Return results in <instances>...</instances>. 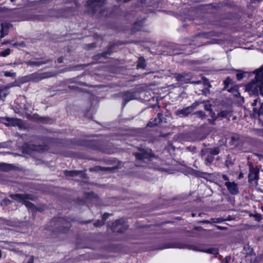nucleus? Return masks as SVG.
Wrapping results in <instances>:
<instances>
[{
    "label": "nucleus",
    "mask_w": 263,
    "mask_h": 263,
    "mask_svg": "<svg viewBox=\"0 0 263 263\" xmlns=\"http://www.w3.org/2000/svg\"><path fill=\"white\" fill-rule=\"evenodd\" d=\"M255 78L246 86V90L250 95L260 94L263 96V66L255 71Z\"/></svg>",
    "instance_id": "1"
},
{
    "label": "nucleus",
    "mask_w": 263,
    "mask_h": 263,
    "mask_svg": "<svg viewBox=\"0 0 263 263\" xmlns=\"http://www.w3.org/2000/svg\"><path fill=\"white\" fill-rule=\"evenodd\" d=\"M10 197L15 200L24 204L26 207L30 210H32V206L31 201L32 200V196L28 194H11Z\"/></svg>",
    "instance_id": "2"
},
{
    "label": "nucleus",
    "mask_w": 263,
    "mask_h": 263,
    "mask_svg": "<svg viewBox=\"0 0 263 263\" xmlns=\"http://www.w3.org/2000/svg\"><path fill=\"white\" fill-rule=\"evenodd\" d=\"M225 185L227 186L228 190L232 194L235 195L238 193L237 184L235 182L227 181L225 183Z\"/></svg>",
    "instance_id": "3"
},
{
    "label": "nucleus",
    "mask_w": 263,
    "mask_h": 263,
    "mask_svg": "<svg viewBox=\"0 0 263 263\" xmlns=\"http://www.w3.org/2000/svg\"><path fill=\"white\" fill-rule=\"evenodd\" d=\"M259 173V170L257 168H254L253 167H250V173L248 175L249 180L252 182L255 180L258 179V175Z\"/></svg>",
    "instance_id": "4"
},
{
    "label": "nucleus",
    "mask_w": 263,
    "mask_h": 263,
    "mask_svg": "<svg viewBox=\"0 0 263 263\" xmlns=\"http://www.w3.org/2000/svg\"><path fill=\"white\" fill-rule=\"evenodd\" d=\"M104 1V0H88L87 4L88 6L95 9L97 6H101Z\"/></svg>",
    "instance_id": "5"
},
{
    "label": "nucleus",
    "mask_w": 263,
    "mask_h": 263,
    "mask_svg": "<svg viewBox=\"0 0 263 263\" xmlns=\"http://www.w3.org/2000/svg\"><path fill=\"white\" fill-rule=\"evenodd\" d=\"M2 29L1 30V38L4 37L8 33V29L10 26L8 23H3L1 24Z\"/></svg>",
    "instance_id": "6"
},
{
    "label": "nucleus",
    "mask_w": 263,
    "mask_h": 263,
    "mask_svg": "<svg viewBox=\"0 0 263 263\" xmlns=\"http://www.w3.org/2000/svg\"><path fill=\"white\" fill-rule=\"evenodd\" d=\"M56 74H57V73H55V72H49V73H42V76L40 78L37 77V76H35V77H34V80L39 81V80H42L43 79H45V78L54 76Z\"/></svg>",
    "instance_id": "7"
},
{
    "label": "nucleus",
    "mask_w": 263,
    "mask_h": 263,
    "mask_svg": "<svg viewBox=\"0 0 263 263\" xmlns=\"http://www.w3.org/2000/svg\"><path fill=\"white\" fill-rule=\"evenodd\" d=\"M192 111V108L191 107H189V106L183 108L182 109H181L180 110H178L176 112V114L178 115H183V116H187L189 114H190Z\"/></svg>",
    "instance_id": "8"
},
{
    "label": "nucleus",
    "mask_w": 263,
    "mask_h": 263,
    "mask_svg": "<svg viewBox=\"0 0 263 263\" xmlns=\"http://www.w3.org/2000/svg\"><path fill=\"white\" fill-rule=\"evenodd\" d=\"M64 173L66 176H71V177H74V176H77L79 175L82 174V172H79V171H66L64 172Z\"/></svg>",
    "instance_id": "9"
},
{
    "label": "nucleus",
    "mask_w": 263,
    "mask_h": 263,
    "mask_svg": "<svg viewBox=\"0 0 263 263\" xmlns=\"http://www.w3.org/2000/svg\"><path fill=\"white\" fill-rule=\"evenodd\" d=\"M253 111L255 115H257L260 119L261 116L263 115V103L260 105L259 109H257L256 108H253Z\"/></svg>",
    "instance_id": "10"
},
{
    "label": "nucleus",
    "mask_w": 263,
    "mask_h": 263,
    "mask_svg": "<svg viewBox=\"0 0 263 263\" xmlns=\"http://www.w3.org/2000/svg\"><path fill=\"white\" fill-rule=\"evenodd\" d=\"M161 122L160 119L158 118H156L154 120L150 121L149 123L147 124V126L149 127H153L158 125Z\"/></svg>",
    "instance_id": "11"
},
{
    "label": "nucleus",
    "mask_w": 263,
    "mask_h": 263,
    "mask_svg": "<svg viewBox=\"0 0 263 263\" xmlns=\"http://www.w3.org/2000/svg\"><path fill=\"white\" fill-rule=\"evenodd\" d=\"M47 62V60H45V59H39L37 58H35V59L34 58L33 64H34V65L40 66L41 65L46 63Z\"/></svg>",
    "instance_id": "12"
},
{
    "label": "nucleus",
    "mask_w": 263,
    "mask_h": 263,
    "mask_svg": "<svg viewBox=\"0 0 263 263\" xmlns=\"http://www.w3.org/2000/svg\"><path fill=\"white\" fill-rule=\"evenodd\" d=\"M7 121L8 122V124L11 125H15L19 124L20 121L16 119L7 118Z\"/></svg>",
    "instance_id": "13"
},
{
    "label": "nucleus",
    "mask_w": 263,
    "mask_h": 263,
    "mask_svg": "<svg viewBox=\"0 0 263 263\" xmlns=\"http://www.w3.org/2000/svg\"><path fill=\"white\" fill-rule=\"evenodd\" d=\"M145 66H146L145 61L144 59L142 58H140L139 59L138 63L137 65V68L143 69L145 68Z\"/></svg>",
    "instance_id": "14"
},
{
    "label": "nucleus",
    "mask_w": 263,
    "mask_h": 263,
    "mask_svg": "<svg viewBox=\"0 0 263 263\" xmlns=\"http://www.w3.org/2000/svg\"><path fill=\"white\" fill-rule=\"evenodd\" d=\"M207 152L210 154L211 155H216L218 154L219 150V148L217 147L213 148H209L207 149Z\"/></svg>",
    "instance_id": "15"
},
{
    "label": "nucleus",
    "mask_w": 263,
    "mask_h": 263,
    "mask_svg": "<svg viewBox=\"0 0 263 263\" xmlns=\"http://www.w3.org/2000/svg\"><path fill=\"white\" fill-rule=\"evenodd\" d=\"M122 220H117L115 223L114 229L117 231L118 232H122L123 230H121L120 228L118 229L117 227H119L121 224Z\"/></svg>",
    "instance_id": "16"
},
{
    "label": "nucleus",
    "mask_w": 263,
    "mask_h": 263,
    "mask_svg": "<svg viewBox=\"0 0 263 263\" xmlns=\"http://www.w3.org/2000/svg\"><path fill=\"white\" fill-rule=\"evenodd\" d=\"M230 113L231 111L230 110H222L217 115V116L225 118L227 117Z\"/></svg>",
    "instance_id": "17"
},
{
    "label": "nucleus",
    "mask_w": 263,
    "mask_h": 263,
    "mask_svg": "<svg viewBox=\"0 0 263 263\" xmlns=\"http://www.w3.org/2000/svg\"><path fill=\"white\" fill-rule=\"evenodd\" d=\"M204 252H206L208 253L213 254H214V255H216V254H218V250H217V249H216V248H209L208 249H206V250L204 251Z\"/></svg>",
    "instance_id": "18"
},
{
    "label": "nucleus",
    "mask_w": 263,
    "mask_h": 263,
    "mask_svg": "<svg viewBox=\"0 0 263 263\" xmlns=\"http://www.w3.org/2000/svg\"><path fill=\"white\" fill-rule=\"evenodd\" d=\"M214 160V157L211 156V155H209L207 157V158H206L205 160V163L206 164V165H209Z\"/></svg>",
    "instance_id": "19"
},
{
    "label": "nucleus",
    "mask_w": 263,
    "mask_h": 263,
    "mask_svg": "<svg viewBox=\"0 0 263 263\" xmlns=\"http://www.w3.org/2000/svg\"><path fill=\"white\" fill-rule=\"evenodd\" d=\"M10 53V49L8 48L0 53V55L5 57Z\"/></svg>",
    "instance_id": "20"
},
{
    "label": "nucleus",
    "mask_w": 263,
    "mask_h": 263,
    "mask_svg": "<svg viewBox=\"0 0 263 263\" xmlns=\"http://www.w3.org/2000/svg\"><path fill=\"white\" fill-rule=\"evenodd\" d=\"M195 114L201 119L205 118V115L202 111H197Z\"/></svg>",
    "instance_id": "21"
},
{
    "label": "nucleus",
    "mask_w": 263,
    "mask_h": 263,
    "mask_svg": "<svg viewBox=\"0 0 263 263\" xmlns=\"http://www.w3.org/2000/svg\"><path fill=\"white\" fill-rule=\"evenodd\" d=\"M243 73L244 72L241 71H238V72L236 73V77L238 80H240L243 78Z\"/></svg>",
    "instance_id": "22"
},
{
    "label": "nucleus",
    "mask_w": 263,
    "mask_h": 263,
    "mask_svg": "<svg viewBox=\"0 0 263 263\" xmlns=\"http://www.w3.org/2000/svg\"><path fill=\"white\" fill-rule=\"evenodd\" d=\"M232 80L230 78H227L226 80L224 82V84L225 85V87L228 86V85L232 83Z\"/></svg>",
    "instance_id": "23"
},
{
    "label": "nucleus",
    "mask_w": 263,
    "mask_h": 263,
    "mask_svg": "<svg viewBox=\"0 0 263 263\" xmlns=\"http://www.w3.org/2000/svg\"><path fill=\"white\" fill-rule=\"evenodd\" d=\"M4 75L6 77H14L15 76V73H11L9 71H5Z\"/></svg>",
    "instance_id": "24"
},
{
    "label": "nucleus",
    "mask_w": 263,
    "mask_h": 263,
    "mask_svg": "<svg viewBox=\"0 0 263 263\" xmlns=\"http://www.w3.org/2000/svg\"><path fill=\"white\" fill-rule=\"evenodd\" d=\"M200 104L198 102H194L191 106H189V107H191L192 108V110L193 111L194 109H195L197 106Z\"/></svg>",
    "instance_id": "25"
},
{
    "label": "nucleus",
    "mask_w": 263,
    "mask_h": 263,
    "mask_svg": "<svg viewBox=\"0 0 263 263\" xmlns=\"http://www.w3.org/2000/svg\"><path fill=\"white\" fill-rule=\"evenodd\" d=\"M104 224V222L103 221L98 220L97 222L95 223L94 225L96 227H100Z\"/></svg>",
    "instance_id": "26"
},
{
    "label": "nucleus",
    "mask_w": 263,
    "mask_h": 263,
    "mask_svg": "<svg viewBox=\"0 0 263 263\" xmlns=\"http://www.w3.org/2000/svg\"><path fill=\"white\" fill-rule=\"evenodd\" d=\"M204 109L207 111H210L211 109V105L210 104H205Z\"/></svg>",
    "instance_id": "27"
},
{
    "label": "nucleus",
    "mask_w": 263,
    "mask_h": 263,
    "mask_svg": "<svg viewBox=\"0 0 263 263\" xmlns=\"http://www.w3.org/2000/svg\"><path fill=\"white\" fill-rule=\"evenodd\" d=\"M135 156L137 158L139 159H142L143 158V156L140 153H135Z\"/></svg>",
    "instance_id": "28"
},
{
    "label": "nucleus",
    "mask_w": 263,
    "mask_h": 263,
    "mask_svg": "<svg viewBox=\"0 0 263 263\" xmlns=\"http://www.w3.org/2000/svg\"><path fill=\"white\" fill-rule=\"evenodd\" d=\"M210 116L213 119L215 118V120L216 119L217 117H218L217 116H216L215 113H214L212 111L210 112Z\"/></svg>",
    "instance_id": "29"
},
{
    "label": "nucleus",
    "mask_w": 263,
    "mask_h": 263,
    "mask_svg": "<svg viewBox=\"0 0 263 263\" xmlns=\"http://www.w3.org/2000/svg\"><path fill=\"white\" fill-rule=\"evenodd\" d=\"M258 101V99H256L254 100V102L252 103V106H256L257 104V102Z\"/></svg>",
    "instance_id": "30"
},
{
    "label": "nucleus",
    "mask_w": 263,
    "mask_h": 263,
    "mask_svg": "<svg viewBox=\"0 0 263 263\" xmlns=\"http://www.w3.org/2000/svg\"><path fill=\"white\" fill-rule=\"evenodd\" d=\"M6 94L3 92V91L0 90V98H2L3 97H5Z\"/></svg>",
    "instance_id": "31"
},
{
    "label": "nucleus",
    "mask_w": 263,
    "mask_h": 263,
    "mask_svg": "<svg viewBox=\"0 0 263 263\" xmlns=\"http://www.w3.org/2000/svg\"><path fill=\"white\" fill-rule=\"evenodd\" d=\"M215 120H215V119H208L209 122L210 123L212 124H214V121H215Z\"/></svg>",
    "instance_id": "32"
},
{
    "label": "nucleus",
    "mask_w": 263,
    "mask_h": 263,
    "mask_svg": "<svg viewBox=\"0 0 263 263\" xmlns=\"http://www.w3.org/2000/svg\"><path fill=\"white\" fill-rule=\"evenodd\" d=\"M59 222H58L55 223V221H52V222H51V224L52 226V223H53V225L55 226V228H57V226L59 225Z\"/></svg>",
    "instance_id": "33"
},
{
    "label": "nucleus",
    "mask_w": 263,
    "mask_h": 263,
    "mask_svg": "<svg viewBox=\"0 0 263 263\" xmlns=\"http://www.w3.org/2000/svg\"><path fill=\"white\" fill-rule=\"evenodd\" d=\"M108 216H109V214H107V213H105V214L103 215V219H106V218L108 217Z\"/></svg>",
    "instance_id": "34"
},
{
    "label": "nucleus",
    "mask_w": 263,
    "mask_h": 263,
    "mask_svg": "<svg viewBox=\"0 0 263 263\" xmlns=\"http://www.w3.org/2000/svg\"><path fill=\"white\" fill-rule=\"evenodd\" d=\"M222 178L225 180H227V181L229 180L228 177L226 175H222Z\"/></svg>",
    "instance_id": "35"
},
{
    "label": "nucleus",
    "mask_w": 263,
    "mask_h": 263,
    "mask_svg": "<svg viewBox=\"0 0 263 263\" xmlns=\"http://www.w3.org/2000/svg\"><path fill=\"white\" fill-rule=\"evenodd\" d=\"M191 83L192 84H199L201 83V81H192L191 82Z\"/></svg>",
    "instance_id": "36"
},
{
    "label": "nucleus",
    "mask_w": 263,
    "mask_h": 263,
    "mask_svg": "<svg viewBox=\"0 0 263 263\" xmlns=\"http://www.w3.org/2000/svg\"><path fill=\"white\" fill-rule=\"evenodd\" d=\"M58 62L59 63H61L63 62V59L62 58H60L58 59Z\"/></svg>",
    "instance_id": "37"
},
{
    "label": "nucleus",
    "mask_w": 263,
    "mask_h": 263,
    "mask_svg": "<svg viewBox=\"0 0 263 263\" xmlns=\"http://www.w3.org/2000/svg\"><path fill=\"white\" fill-rule=\"evenodd\" d=\"M21 44L18 43H14L12 45V46L13 47H17L18 45H20Z\"/></svg>",
    "instance_id": "38"
},
{
    "label": "nucleus",
    "mask_w": 263,
    "mask_h": 263,
    "mask_svg": "<svg viewBox=\"0 0 263 263\" xmlns=\"http://www.w3.org/2000/svg\"><path fill=\"white\" fill-rule=\"evenodd\" d=\"M202 222L203 223H209L210 222L208 220H205V221H203Z\"/></svg>",
    "instance_id": "39"
},
{
    "label": "nucleus",
    "mask_w": 263,
    "mask_h": 263,
    "mask_svg": "<svg viewBox=\"0 0 263 263\" xmlns=\"http://www.w3.org/2000/svg\"><path fill=\"white\" fill-rule=\"evenodd\" d=\"M206 84H207V85L209 87H211V84L209 82L206 83Z\"/></svg>",
    "instance_id": "40"
},
{
    "label": "nucleus",
    "mask_w": 263,
    "mask_h": 263,
    "mask_svg": "<svg viewBox=\"0 0 263 263\" xmlns=\"http://www.w3.org/2000/svg\"><path fill=\"white\" fill-rule=\"evenodd\" d=\"M241 177H242V174H240L239 175V178H241Z\"/></svg>",
    "instance_id": "41"
},
{
    "label": "nucleus",
    "mask_w": 263,
    "mask_h": 263,
    "mask_svg": "<svg viewBox=\"0 0 263 263\" xmlns=\"http://www.w3.org/2000/svg\"><path fill=\"white\" fill-rule=\"evenodd\" d=\"M130 100V99H129V100ZM128 101H129V100H127V101L124 103V105H125V104H126L127 102H128Z\"/></svg>",
    "instance_id": "42"
},
{
    "label": "nucleus",
    "mask_w": 263,
    "mask_h": 263,
    "mask_svg": "<svg viewBox=\"0 0 263 263\" xmlns=\"http://www.w3.org/2000/svg\"><path fill=\"white\" fill-rule=\"evenodd\" d=\"M28 263H33V262L32 261H30Z\"/></svg>",
    "instance_id": "43"
},
{
    "label": "nucleus",
    "mask_w": 263,
    "mask_h": 263,
    "mask_svg": "<svg viewBox=\"0 0 263 263\" xmlns=\"http://www.w3.org/2000/svg\"><path fill=\"white\" fill-rule=\"evenodd\" d=\"M10 1H11V2H14V0H10Z\"/></svg>",
    "instance_id": "44"
}]
</instances>
